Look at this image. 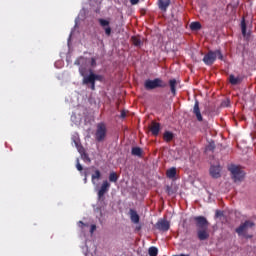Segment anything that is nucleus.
I'll list each match as a JSON object with an SVG mask.
<instances>
[{"instance_id": "obj_1", "label": "nucleus", "mask_w": 256, "mask_h": 256, "mask_svg": "<svg viewBox=\"0 0 256 256\" xmlns=\"http://www.w3.org/2000/svg\"><path fill=\"white\" fill-rule=\"evenodd\" d=\"M217 57L220 59V61H223V53H221V50H210L206 55H204L203 63H205V65L211 66L213 63H215V61H217Z\"/></svg>"}, {"instance_id": "obj_2", "label": "nucleus", "mask_w": 256, "mask_h": 256, "mask_svg": "<svg viewBox=\"0 0 256 256\" xmlns=\"http://www.w3.org/2000/svg\"><path fill=\"white\" fill-rule=\"evenodd\" d=\"M144 87L147 91H153V89H165L167 87V83L163 81L161 78H155L153 80L148 79L144 82Z\"/></svg>"}, {"instance_id": "obj_3", "label": "nucleus", "mask_w": 256, "mask_h": 256, "mask_svg": "<svg viewBox=\"0 0 256 256\" xmlns=\"http://www.w3.org/2000/svg\"><path fill=\"white\" fill-rule=\"evenodd\" d=\"M107 137V125L100 122L96 125L95 139L98 143L105 141Z\"/></svg>"}, {"instance_id": "obj_4", "label": "nucleus", "mask_w": 256, "mask_h": 256, "mask_svg": "<svg viewBox=\"0 0 256 256\" xmlns=\"http://www.w3.org/2000/svg\"><path fill=\"white\" fill-rule=\"evenodd\" d=\"M229 171L232 175V179L235 181V183H237V181H243L244 177H245V172L243 170H241V168L239 166L236 165H231L229 167Z\"/></svg>"}, {"instance_id": "obj_5", "label": "nucleus", "mask_w": 256, "mask_h": 256, "mask_svg": "<svg viewBox=\"0 0 256 256\" xmlns=\"http://www.w3.org/2000/svg\"><path fill=\"white\" fill-rule=\"evenodd\" d=\"M253 227H255V223L251 220H246L245 222L240 224V226L237 227L235 231L237 235L241 237V235H244V233H247V231H249V229H253Z\"/></svg>"}, {"instance_id": "obj_6", "label": "nucleus", "mask_w": 256, "mask_h": 256, "mask_svg": "<svg viewBox=\"0 0 256 256\" xmlns=\"http://www.w3.org/2000/svg\"><path fill=\"white\" fill-rule=\"evenodd\" d=\"M193 219L198 230L209 229V221L205 216H195Z\"/></svg>"}, {"instance_id": "obj_7", "label": "nucleus", "mask_w": 256, "mask_h": 256, "mask_svg": "<svg viewBox=\"0 0 256 256\" xmlns=\"http://www.w3.org/2000/svg\"><path fill=\"white\" fill-rule=\"evenodd\" d=\"M156 229H158V231H169V229H171V224L169 223V221L165 220V219H160L158 220V222L155 225Z\"/></svg>"}, {"instance_id": "obj_8", "label": "nucleus", "mask_w": 256, "mask_h": 256, "mask_svg": "<svg viewBox=\"0 0 256 256\" xmlns=\"http://www.w3.org/2000/svg\"><path fill=\"white\" fill-rule=\"evenodd\" d=\"M109 187H111V184L105 180L101 187L100 190L98 191V200L101 201V199H103V197L105 196V193H107V191H109Z\"/></svg>"}, {"instance_id": "obj_9", "label": "nucleus", "mask_w": 256, "mask_h": 256, "mask_svg": "<svg viewBox=\"0 0 256 256\" xmlns=\"http://www.w3.org/2000/svg\"><path fill=\"white\" fill-rule=\"evenodd\" d=\"M149 131L152 133V135H154V137H157V135H159V132L161 131V124H159L158 122L152 121L149 127Z\"/></svg>"}, {"instance_id": "obj_10", "label": "nucleus", "mask_w": 256, "mask_h": 256, "mask_svg": "<svg viewBox=\"0 0 256 256\" xmlns=\"http://www.w3.org/2000/svg\"><path fill=\"white\" fill-rule=\"evenodd\" d=\"M193 113L196 116L197 121H203V116L201 115V109L199 108V100H195Z\"/></svg>"}, {"instance_id": "obj_11", "label": "nucleus", "mask_w": 256, "mask_h": 256, "mask_svg": "<svg viewBox=\"0 0 256 256\" xmlns=\"http://www.w3.org/2000/svg\"><path fill=\"white\" fill-rule=\"evenodd\" d=\"M210 175L213 179H219V177H221V166H211Z\"/></svg>"}, {"instance_id": "obj_12", "label": "nucleus", "mask_w": 256, "mask_h": 256, "mask_svg": "<svg viewBox=\"0 0 256 256\" xmlns=\"http://www.w3.org/2000/svg\"><path fill=\"white\" fill-rule=\"evenodd\" d=\"M82 83H83V85H91L92 83H95V78L93 76V70H90V73L88 76L83 77Z\"/></svg>"}, {"instance_id": "obj_13", "label": "nucleus", "mask_w": 256, "mask_h": 256, "mask_svg": "<svg viewBox=\"0 0 256 256\" xmlns=\"http://www.w3.org/2000/svg\"><path fill=\"white\" fill-rule=\"evenodd\" d=\"M197 235L200 241H206L209 237L208 229L197 230Z\"/></svg>"}, {"instance_id": "obj_14", "label": "nucleus", "mask_w": 256, "mask_h": 256, "mask_svg": "<svg viewBox=\"0 0 256 256\" xmlns=\"http://www.w3.org/2000/svg\"><path fill=\"white\" fill-rule=\"evenodd\" d=\"M171 5V0H159L158 7L161 11H167V8Z\"/></svg>"}, {"instance_id": "obj_15", "label": "nucleus", "mask_w": 256, "mask_h": 256, "mask_svg": "<svg viewBox=\"0 0 256 256\" xmlns=\"http://www.w3.org/2000/svg\"><path fill=\"white\" fill-rule=\"evenodd\" d=\"M168 83H169L170 91H171L172 95L176 96L177 95V80L170 79Z\"/></svg>"}, {"instance_id": "obj_16", "label": "nucleus", "mask_w": 256, "mask_h": 256, "mask_svg": "<svg viewBox=\"0 0 256 256\" xmlns=\"http://www.w3.org/2000/svg\"><path fill=\"white\" fill-rule=\"evenodd\" d=\"M166 177L168 179H175V177H177V168H175V167L169 168L166 171Z\"/></svg>"}, {"instance_id": "obj_17", "label": "nucleus", "mask_w": 256, "mask_h": 256, "mask_svg": "<svg viewBox=\"0 0 256 256\" xmlns=\"http://www.w3.org/2000/svg\"><path fill=\"white\" fill-rule=\"evenodd\" d=\"M163 139L166 143H171L172 139H175V134L171 131H165L163 134Z\"/></svg>"}, {"instance_id": "obj_18", "label": "nucleus", "mask_w": 256, "mask_h": 256, "mask_svg": "<svg viewBox=\"0 0 256 256\" xmlns=\"http://www.w3.org/2000/svg\"><path fill=\"white\" fill-rule=\"evenodd\" d=\"M130 219L132 221V223H139L140 217L139 214H137V211L130 209Z\"/></svg>"}, {"instance_id": "obj_19", "label": "nucleus", "mask_w": 256, "mask_h": 256, "mask_svg": "<svg viewBox=\"0 0 256 256\" xmlns=\"http://www.w3.org/2000/svg\"><path fill=\"white\" fill-rule=\"evenodd\" d=\"M131 41L134 47H141L143 45V41L140 36H132Z\"/></svg>"}, {"instance_id": "obj_20", "label": "nucleus", "mask_w": 256, "mask_h": 256, "mask_svg": "<svg viewBox=\"0 0 256 256\" xmlns=\"http://www.w3.org/2000/svg\"><path fill=\"white\" fill-rule=\"evenodd\" d=\"M229 81L231 85H239V83H241V78L235 77V75L231 74L229 76Z\"/></svg>"}, {"instance_id": "obj_21", "label": "nucleus", "mask_w": 256, "mask_h": 256, "mask_svg": "<svg viewBox=\"0 0 256 256\" xmlns=\"http://www.w3.org/2000/svg\"><path fill=\"white\" fill-rule=\"evenodd\" d=\"M131 153L136 157H141L143 155V149L140 147H133Z\"/></svg>"}, {"instance_id": "obj_22", "label": "nucleus", "mask_w": 256, "mask_h": 256, "mask_svg": "<svg viewBox=\"0 0 256 256\" xmlns=\"http://www.w3.org/2000/svg\"><path fill=\"white\" fill-rule=\"evenodd\" d=\"M101 179V171L95 170L94 173L92 174V183L93 185L96 184L95 180L99 181Z\"/></svg>"}, {"instance_id": "obj_23", "label": "nucleus", "mask_w": 256, "mask_h": 256, "mask_svg": "<svg viewBox=\"0 0 256 256\" xmlns=\"http://www.w3.org/2000/svg\"><path fill=\"white\" fill-rule=\"evenodd\" d=\"M191 31H199L201 29V22H192L190 24Z\"/></svg>"}, {"instance_id": "obj_24", "label": "nucleus", "mask_w": 256, "mask_h": 256, "mask_svg": "<svg viewBox=\"0 0 256 256\" xmlns=\"http://www.w3.org/2000/svg\"><path fill=\"white\" fill-rule=\"evenodd\" d=\"M241 29L243 37H247V24L245 23V18L241 21Z\"/></svg>"}, {"instance_id": "obj_25", "label": "nucleus", "mask_w": 256, "mask_h": 256, "mask_svg": "<svg viewBox=\"0 0 256 256\" xmlns=\"http://www.w3.org/2000/svg\"><path fill=\"white\" fill-rule=\"evenodd\" d=\"M79 152L81 153V158L83 159V161H85L86 163H91V158L89 157V154L81 150H79Z\"/></svg>"}, {"instance_id": "obj_26", "label": "nucleus", "mask_w": 256, "mask_h": 256, "mask_svg": "<svg viewBox=\"0 0 256 256\" xmlns=\"http://www.w3.org/2000/svg\"><path fill=\"white\" fill-rule=\"evenodd\" d=\"M109 181L111 183H117V181H119V176H117V173L111 172L109 175Z\"/></svg>"}, {"instance_id": "obj_27", "label": "nucleus", "mask_w": 256, "mask_h": 256, "mask_svg": "<svg viewBox=\"0 0 256 256\" xmlns=\"http://www.w3.org/2000/svg\"><path fill=\"white\" fill-rule=\"evenodd\" d=\"M149 256H157L159 253V250L157 249V247H150L148 250Z\"/></svg>"}, {"instance_id": "obj_28", "label": "nucleus", "mask_w": 256, "mask_h": 256, "mask_svg": "<svg viewBox=\"0 0 256 256\" xmlns=\"http://www.w3.org/2000/svg\"><path fill=\"white\" fill-rule=\"evenodd\" d=\"M99 23H100L101 27H109V20L100 19Z\"/></svg>"}, {"instance_id": "obj_29", "label": "nucleus", "mask_w": 256, "mask_h": 256, "mask_svg": "<svg viewBox=\"0 0 256 256\" xmlns=\"http://www.w3.org/2000/svg\"><path fill=\"white\" fill-rule=\"evenodd\" d=\"M206 149L207 151H215V142H211Z\"/></svg>"}, {"instance_id": "obj_30", "label": "nucleus", "mask_w": 256, "mask_h": 256, "mask_svg": "<svg viewBox=\"0 0 256 256\" xmlns=\"http://www.w3.org/2000/svg\"><path fill=\"white\" fill-rule=\"evenodd\" d=\"M76 169H77V171H83V166L79 162V158H77V160H76Z\"/></svg>"}, {"instance_id": "obj_31", "label": "nucleus", "mask_w": 256, "mask_h": 256, "mask_svg": "<svg viewBox=\"0 0 256 256\" xmlns=\"http://www.w3.org/2000/svg\"><path fill=\"white\" fill-rule=\"evenodd\" d=\"M93 77H94V82L95 81H102L103 80V76L97 75L95 73H93Z\"/></svg>"}, {"instance_id": "obj_32", "label": "nucleus", "mask_w": 256, "mask_h": 256, "mask_svg": "<svg viewBox=\"0 0 256 256\" xmlns=\"http://www.w3.org/2000/svg\"><path fill=\"white\" fill-rule=\"evenodd\" d=\"M104 31H105L107 37L111 36V27L107 26L106 28H104Z\"/></svg>"}, {"instance_id": "obj_33", "label": "nucleus", "mask_w": 256, "mask_h": 256, "mask_svg": "<svg viewBox=\"0 0 256 256\" xmlns=\"http://www.w3.org/2000/svg\"><path fill=\"white\" fill-rule=\"evenodd\" d=\"M166 192L168 193V195H173V188H171L170 186H167Z\"/></svg>"}, {"instance_id": "obj_34", "label": "nucleus", "mask_w": 256, "mask_h": 256, "mask_svg": "<svg viewBox=\"0 0 256 256\" xmlns=\"http://www.w3.org/2000/svg\"><path fill=\"white\" fill-rule=\"evenodd\" d=\"M241 237H245V239H252L253 235H249L247 234V232H244V234H242Z\"/></svg>"}, {"instance_id": "obj_35", "label": "nucleus", "mask_w": 256, "mask_h": 256, "mask_svg": "<svg viewBox=\"0 0 256 256\" xmlns=\"http://www.w3.org/2000/svg\"><path fill=\"white\" fill-rule=\"evenodd\" d=\"M79 73H80V75L84 78V77H86L85 76V69L83 68V67H80L79 68Z\"/></svg>"}, {"instance_id": "obj_36", "label": "nucleus", "mask_w": 256, "mask_h": 256, "mask_svg": "<svg viewBox=\"0 0 256 256\" xmlns=\"http://www.w3.org/2000/svg\"><path fill=\"white\" fill-rule=\"evenodd\" d=\"M120 117H121V119H125V117H127V112H125V110H122Z\"/></svg>"}, {"instance_id": "obj_37", "label": "nucleus", "mask_w": 256, "mask_h": 256, "mask_svg": "<svg viewBox=\"0 0 256 256\" xmlns=\"http://www.w3.org/2000/svg\"><path fill=\"white\" fill-rule=\"evenodd\" d=\"M215 215L216 217H223V211L217 210Z\"/></svg>"}, {"instance_id": "obj_38", "label": "nucleus", "mask_w": 256, "mask_h": 256, "mask_svg": "<svg viewBox=\"0 0 256 256\" xmlns=\"http://www.w3.org/2000/svg\"><path fill=\"white\" fill-rule=\"evenodd\" d=\"M96 229H97V226H96L95 224H92V225H91V228H90V233L95 232Z\"/></svg>"}, {"instance_id": "obj_39", "label": "nucleus", "mask_w": 256, "mask_h": 256, "mask_svg": "<svg viewBox=\"0 0 256 256\" xmlns=\"http://www.w3.org/2000/svg\"><path fill=\"white\" fill-rule=\"evenodd\" d=\"M131 5H137L139 3V0H130Z\"/></svg>"}, {"instance_id": "obj_40", "label": "nucleus", "mask_w": 256, "mask_h": 256, "mask_svg": "<svg viewBox=\"0 0 256 256\" xmlns=\"http://www.w3.org/2000/svg\"><path fill=\"white\" fill-rule=\"evenodd\" d=\"M78 225H79V227H81V228L85 227V223H83V221H79V222H78Z\"/></svg>"}, {"instance_id": "obj_41", "label": "nucleus", "mask_w": 256, "mask_h": 256, "mask_svg": "<svg viewBox=\"0 0 256 256\" xmlns=\"http://www.w3.org/2000/svg\"><path fill=\"white\" fill-rule=\"evenodd\" d=\"M91 86H90V89L92 90V91H95V82H93L92 84H90Z\"/></svg>"}, {"instance_id": "obj_42", "label": "nucleus", "mask_w": 256, "mask_h": 256, "mask_svg": "<svg viewBox=\"0 0 256 256\" xmlns=\"http://www.w3.org/2000/svg\"><path fill=\"white\" fill-rule=\"evenodd\" d=\"M96 64L95 58H91V65L94 66Z\"/></svg>"}]
</instances>
